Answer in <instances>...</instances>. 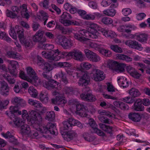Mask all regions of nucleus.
<instances>
[{
	"mask_svg": "<svg viewBox=\"0 0 150 150\" xmlns=\"http://www.w3.org/2000/svg\"><path fill=\"white\" fill-rule=\"evenodd\" d=\"M30 115L31 118L28 119V120L36 130L43 134H47L50 132L51 134L56 135L57 134V130L56 126L53 124L49 123L46 125H40L42 118L39 113L37 112L32 111L30 112Z\"/></svg>",
	"mask_w": 150,
	"mask_h": 150,
	"instance_id": "obj_1",
	"label": "nucleus"
},
{
	"mask_svg": "<svg viewBox=\"0 0 150 150\" xmlns=\"http://www.w3.org/2000/svg\"><path fill=\"white\" fill-rule=\"evenodd\" d=\"M2 78L5 79L9 83L11 84L14 83L15 80L12 76L7 73L0 75V93L3 96H6L9 94V88L7 83L3 81Z\"/></svg>",
	"mask_w": 150,
	"mask_h": 150,
	"instance_id": "obj_2",
	"label": "nucleus"
},
{
	"mask_svg": "<svg viewBox=\"0 0 150 150\" xmlns=\"http://www.w3.org/2000/svg\"><path fill=\"white\" fill-rule=\"evenodd\" d=\"M42 55L43 57L50 60L58 61L61 58L62 52L59 51L58 49L54 50L50 52H42Z\"/></svg>",
	"mask_w": 150,
	"mask_h": 150,
	"instance_id": "obj_3",
	"label": "nucleus"
},
{
	"mask_svg": "<svg viewBox=\"0 0 150 150\" xmlns=\"http://www.w3.org/2000/svg\"><path fill=\"white\" fill-rule=\"evenodd\" d=\"M26 70L28 75L32 81L30 83L35 86L41 84V80L38 79L35 71L32 67H27L26 68Z\"/></svg>",
	"mask_w": 150,
	"mask_h": 150,
	"instance_id": "obj_4",
	"label": "nucleus"
},
{
	"mask_svg": "<svg viewBox=\"0 0 150 150\" xmlns=\"http://www.w3.org/2000/svg\"><path fill=\"white\" fill-rule=\"evenodd\" d=\"M20 128L21 132L23 135H26L31 138H35L38 135L37 131L31 130L29 126L25 123Z\"/></svg>",
	"mask_w": 150,
	"mask_h": 150,
	"instance_id": "obj_5",
	"label": "nucleus"
},
{
	"mask_svg": "<svg viewBox=\"0 0 150 150\" xmlns=\"http://www.w3.org/2000/svg\"><path fill=\"white\" fill-rule=\"evenodd\" d=\"M91 78L95 81H100L105 79V75L103 71L100 70L94 69L90 74Z\"/></svg>",
	"mask_w": 150,
	"mask_h": 150,
	"instance_id": "obj_6",
	"label": "nucleus"
},
{
	"mask_svg": "<svg viewBox=\"0 0 150 150\" xmlns=\"http://www.w3.org/2000/svg\"><path fill=\"white\" fill-rule=\"evenodd\" d=\"M18 38L20 42L25 47H31L32 46V41L29 39H27L24 36V30L21 29L17 31Z\"/></svg>",
	"mask_w": 150,
	"mask_h": 150,
	"instance_id": "obj_7",
	"label": "nucleus"
},
{
	"mask_svg": "<svg viewBox=\"0 0 150 150\" xmlns=\"http://www.w3.org/2000/svg\"><path fill=\"white\" fill-rule=\"evenodd\" d=\"M62 55L64 56H72L77 61H81L83 60V58L82 52L80 50H74L72 52H62Z\"/></svg>",
	"mask_w": 150,
	"mask_h": 150,
	"instance_id": "obj_8",
	"label": "nucleus"
},
{
	"mask_svg": "<svg viewBox=\"0 0 150 150\" xmlns=\"http://www.w3.org/2000/svg\"><path fill=\"white\" fill-rule=\"evenodd\" d=\"M84 52L86 57L90 61L98 62L101 61V57L96 53L86 49L85 50Z\"/></svg>",
	"mask_w": 150,
	"mask_h": 150,
	"instance_id": "obj_9",
	"label": "nucleus"
},
{
	"mask_svg": "<svg viewBox=\"0 0 150 150\" xmlns=\"http://www.w3.org/2000/svg\"><path fill=\"white\" fill-rule=\"evenodd\" d=\"M43 86L48 89H57V90H60L61 89V84L54 80H50L48 82L45 81L43 83Z\"/></svg>",
	"mask_w": 150,
	"mask_h": 150,
	"instance_id": "obj_10",
	"label": "nucleus"
},
{
	"mask_svg": "<svg viewBox=\"0 0 150 150\" xmlns=\"http://www.w3.org/2000/svg\"><path fill=\"white\" fill-rule=\"evenodd\" d=\"M44 33V31L42 30H38L33 37V41L34 42H40L41 43L45 42L47 39L45 37H43Z\"/></svg>",
	"mask_w": 150,
	"mask_h": 150,
	"instance_id": "obj_11",
	"label": "nucleus"
},
{
	"mask_svg": "<svg viewBox=\"0 0 150 150\" xmlns=\"http://www.w3.org/2000/svg\"><path fill=\"white\" fill-rule=\"evenodd\" d=\"M77 103L76 105L77 114L82 117H86L88 112V110L83 105Z\"/></svg>",
	"mask_w": 150,
	"mask_h": 150,
	"instance_id": "obj_12",
	"label": "nucleus"
},
{
	"mask_svg": "<svg viewBox=\"0 0 150 150\" xmlns=\"http://www.w3.org/2000/svg\"><path fill=\"white\" fill-rule=\"evenodd\" d=\"M86 30L83 29L79 30L78 33H74V37L75 39L82 42L84 43L88 39L83 37H86Z\"/></svg>",
	"mask_w": 150,
	"mask_h": 150,
	"instance_id": "obj_13",
	"label": "nucleus"
},
{
	"mask_svg": "<svg viewBox=\"0 0 150 150\" xmlns=\"http://www.w3.org/2000/svg\"><path fill=\"white\" fill-rule=\"evenodd\" d=\"M8 69L10 73L13 76L16 77L17 74L16 68L18 65V62L14 60H8Z\"/></svg>",
	"mask_w": 150,
	"mask_h": 150,
	"instance_id": "obj_14",
	"label": "nucleus"
},
{
	"mask_svg": "<svg viewBox=\"0 0 150 150\" xmlns=\"http://www.w3.org/2000/svg\"><path fill=\"white\" fill-rule=\"evenodd\" d=\"M88 123L89 125L93 130L94 132L99 136H104L105 133L102 131L98 128V125L94 120L92 118L89 119Z\"/></svg>",
	"mask_w": 150,
	"mask_h": 150,
	"instance_id": "obj_15",
	"label": "nucleus"
},
{
	"mask_svg": "<svg viewBox=\"0 0 150 150\" xmlns=\"http://www.w3.org/2000/svg\"><path fill=\"white\" fill-rule=\"evenodd\" d=\"M125 44L130 47L137 49L139 51H141L143 49L141 45L135 40H128L125 42Z\"/></svg>",
	"mask_w": 150,
	"mask_h": 150,
	"instance_id": "obj_16",
	"label": "nucleus"
},
{
	"mask_svg": "<svg viewBox=\"0 0 150 150\" xmlns=\"http://www.w3.org/2000/svg\"><path fill=\"white\" fill-rule=\"evenodd\" d=\"M62 136L65 140L69 142L76 138L78 136V134L75 131L72 130L64 132Z\"/></svg>",
	"mask_w": 150,
	"mask_h": 150,
	"instance_id": "obj_17",
	"label": "nucleus"
},
{
	"mask_svg": "<svg viewBox=\"0 0 150 150\" xmlns=\"http://www.w3.org/2000/svg\"><path fill=\"white\" fill-rule=\"evenodd\" d=\"M148 35L147 34L139 32L132 35L131 38H134L141 42H144L147 40Z\"/></svg>",
	"mask_w": 150,
	"mask_h": 150,
	"instance_id": "obj_18",
	"label": "nucleus"
},
{
	"mask_svg": "<svg viewBox=\"0 0 150 150\" xmlns=\"http://www.w3.org/2000/svg\"><path fill=\"white\" fill-rule=\"evenodd\" d=\"M89 76L88 74L86 73L80 78L78 83L80 86L86 87L89 83Z\"/></svg>",
	"mask_w": 150,
	"mask_h": 150,
	"instance_id": "obj_19",
	"label": "nucleus"
},
{
	"mask_svg": "<svg viewBox=\"0 0 150 150\" xmlns=\"http://www.w3.org/2000/svg\"><path fill=\"white\" fill-rule=\"evenodd\" d=\"M9 111H6L5 113L12 119V117L15 116L14 113H17L18 115H21L22 114L21 111L19 110L18 107L16 106H11L9 108Z\"/></svg>",
	"mask_w": 150,
	"mask_h": 150,
	"instance_id": "obj_20",
	"label": "nucleus"
},
{
	"mask_svg": "<svg viewBox=\"0 0 150 150\" xmlns=\"http://www.w3.org/2000/svg\"><path fill=\"white\" fill-rule=\"evenodd\" d=\"M132 109L136 111H142L144 109V107L142 105V100L138 99L134 102L132 107Z\"/></svg>",
	"mask_w": 150,
	"mask_h": 150,
	"instance_id": "obj_21",
	"label": "nucleus"
},
{
	"mask_svg": "<svg viewBox=\"0 0 150 150\" xmlns=\"http://www.w3.org/2000/svg\"><path fill=\"white\" fill-rule=\"evenodd\" d=\"M52 103L55 105L64 104L67 103V100L63 96H56L55 98H53L51 100Z\"/></svg>",
	"mask_w": 150,
	"mask_h": 150,
	"instance_id": "obj_22",
	"label": "nucleus"
},
{
	"mask_svg": "<svg viewBox=\"0 0 150 150\" xmlns=\"http://www.w3.org/2000/svg\"><path fill=\"white\" fill-rule=\"evenodd\" d=\"M100 31L105 37L110 38L115 37L117 36L116 33L111 30H108L104 28L101 29Z\"/></svg>",
	"mask_w": 150,
	"mask_h": 150,
	"instance_id": "obj_23",
	"label": "nucleus"
},
{
	"mask_svg": "<svg viewBox=\"0 0 150 150\" xmlns=\"http://www.w3.org/2000/svg\"><path fill=\"white\" fill-rule=\"evenodd\" d=\"M86 37L92 39H97L100 36V34L98 30L87 31L86 30Z\"/></svg>",
	"mask_w": 150,
	"mask_h": 150,
	"instance_id": "obj_24",
	"label": "nucleus"
},
{
	"mask_svg": "<svg viewBox=\"0 0 150 150\" xmlns=\"http://www.w3.org/2000/svg\"><path fill=\"white\" fill-rule=\"evenodd\" d=\"M80 96L82 99L85 100L93 101L96 100L95 96L91 93H83L81 94Z\"/></svg>",
	"mask_w": 150,
	"mask_h": 150,
	"instance_id": "obj_25",
	"label": "nucleus"
},
{
	"mask_svg": "<svg viewBox=\"0 0 150 150\" xmlns=\"http://www.w3.org/2000/svg\"><path fill=\"white\" fill-rule=\"evenodd\" d=\"M11 102L13 103L16 105L18 106L23 107L26 105L25 101L20 97H14L12 99Z\"/></svg>",
	"mask_w": 150,
	"mask_h": 150,
	"instance_id": "obj_26",
	"label": "nucleus"
},
{
	"mask_svg": "<svg viewBox=\"0 0 150 150\" xmlns=\"http://www.w3.org/2000/svg\"><path fill=\"white\" fill-rule=\"evenodd\" d=\"M73 41L70 39H68L65 37L62 47L64 49H67L71 48L73 45Z\"/></svg>",
	"mask_w": 150,
	"mask_h": 150,
	"instance_id": "obj_27",
	"label": "nucleus"
},
{
	"mask_svg": "<svg viewBox=\"0 0 150 150\" xmlns=\"http://www.w3.org/2000/svg\"><path fill=\"white\" fill-rule=\"evenodd\" d=\"M13 119V122L17 127L21 128L25 123L24 120L17 117L14 116Z\"/></svg>",
	"mask_w": 150,
	"mask_h": 150,
	"instance_id": "obj_28",
	"label": "nucleus"
},
{
	"mask_svg": "<svg viewBox=\"0 0 150 150\" xmlns=\"http://www.w3.org/2000/svg\"><path fill=\"white\" fill-rule=\"evenodd\" d=\"M22 16L26 18H29V15L28 13L27 6L25 4H23L22 6H20V12Z\"/></svg>",
	"mask_w": 150,
	"mask_h": 150,
	"instance_id": "obj_29",
	"label": "nucleus"
},
{
	"mask_svg": "<svg viewBox=\"0 0 150 150\" xmlns=\"http://www.w3.org/2000/svg\"><path fill=\"white\" fill-rule=\"evenodd\" d=\"M113 63L116 64L115 69L117 72H122L124 71L126 67V64L125 63H118L116 61H114Z\"/></svg>",
	"mask_w": 150,
	"mask_h": 150,
	"instance_id": "obj_30",
	"label": "nucleus"
},
{
	"mask_svg": "<svg viewBox=\"0 0 150 150\" xmlns=\"http://www.w3.org/2000/svg\"><path fill=\"white\" fill-rule=\"evenodd\" d=\"M128 117L129 119L135 122H139L141 119L140 115L138 113H130Z\"/></svg>",
	"mask_w": 150,
	"mask_h": 150,
	"instance_id": "obj_31",
	"label": "nucleus"
},
{
	"mask_svg": "<svg viewBox=\"0 0 150 150\" xmlns=\"http://www.w3.org/2000/svg\"><path fill=\"white\" fill-rule=\"evenodd\" d=\"M39 99L43 103H47L49 99L47 92L45 91H42L39 95Z\"/></svg>",
	"mask_w": 150,
	"mask_h": 150,
	"instance_id": "obj_32",
	"label": "nucleus"
},
{
	"mask_svg": "<svg viewBox=\"0 0 150 150\" xmlns=\"http://www.w3.org/2000/svg\"><path fill=\"white\" fill-rule=\"evenodd\" d=\"M39 12L40 15H38L37 16V18L41 21L45 20L44 24L45 25L48 19L47 14L45 12L42 10L40 11Z\"/></svg>",
	"mask_w": 150,
	"mask_h": 150,
	"instance_id": "obj_33",
	"label": "nucleus"
},
{
	"mask_svg": "<svg viewBox=\"0 0 150 150\" xmlns=\"http://www.w3.org/2000/svg\"><path fill=\"white\" fill-rule=\"evenodd\" d=\"M28 92L33 98H36L38 95L37 90L33 86H30L28 88Z\"/></svg>",
	"mask_w": 150,
	"mask_h": 150,
	"instance_id": "obj_34",
	"label": "nucleus"
},
{
	"mask_svg": "<svg viewBox=\"0 0 150 150\" xmlns=\"http://www.w3.org/2000/svg\"><path fill=\"white\" fill-rule=\"evenodd\" d=\"M118 82L119 85L123 88H126L129 86V83L127 81V79L125 77H120L118 79Z\"/></svg>",
	"mask_w": 150,
	"mask_h": 150,
	"instance_id": "obj_35",
	"label": "nucleus"
},
{
	"mask_svg": "<svg viewBox=\"0 0 150 150\" xmlns=\"http://www.w3.org/2000/svg\"><path fill=\"white\" fill-rule=\"evenodd\" d=\"M88 31H94L100 30V27L97 24L92 22L89 23L88 25Z\"/></svg>",
	"mask_w": 150,
	"mask_h": 150,
	"instance_id": "obj_36",
	"label": "nucleus"
},
{
	"mask_svg": "<svg viewBox=\"0 0 150 150\" xmlns=\"http://www.w3.org/2000/svg\"><path fill=\"white\" fill-rule=\"evenodd\" d=\"M28 103L30 105L36 108H39L42 107V104L40 102L32 99H29L28 100Z\"/></svg>",
	"mask_w": 150,
	"mask_h": 150,
	"instance_id": "obj_37",
	"label": "nucleus"
},
{
	"mask_svg": "<svg viewBox=\"0 0 150 150\" xmlns=\"http://www.w3.org/2000/svg\"><path fill=\"white\" fill-rule=\"evenodd\" d=\"M100 15L99 13L95 12L92 13H89L86 15L84 18V19L88 20H94L96 17H100Z\"/></svg>",
	"mask_w": 150,
	"mask_h": 150,
	"instance_id": "obj_38",
	"label": "nucleus"
},
{
	"mask_svg": "<svg viewBox=\"0 0 150 150\" xmlns=\"http://www.w3.org/2000/svg\"><path fill=\"white\" fill-rule=\"evenodd\" d=\"M98 125L100 128L103 130L109 133L112 132V127L111 126H107L102 123H99Z\"/></svg>",
	"mask_w": 150,
	"mask_h": 150,
	"instance_id": "obj_39",
	"label": "nucleus"
},
{
	"mask_svg": "<svg viewBox=\"0 0 150 150\" xmlns=\"http://www.w3.org/2000/svg\"><path fill=\"white\" fill-rule=\"evenodd\" d=\"M46 72H49L52 70L53 68L52 66L47 62H45L39 67Z\"/></svg>",
	"mask_w": 150,
	"mask_h": 150,
	"instance_id": "obj_40",
	"label": "nucleus"
},
{
	"mask_svg": "<svg viewBox=\"0 0 150 150\" xmlns=\"http://www.w3.org/2000/svg\"><path fill=\"white\" fill-rule=\"evenodd\" d=\"M103 13L106 16L113 17L115 14L116 11L114 9L111 8L105 10L103 11Z\"/></svg>",
	"mask_w": 150,
	"mask_h": 150,
	"instance_id": "obj_41",
	"label": "nucleus"
},
{
	"mask_svg": "<svg viewBox=\"0 0 150 150\" xmlns=\"http://www.w3.org/2000/svg\"><path fill=\"white\" fill-rule=\"evenodd\" d=\"M129 95L135 98L139 96L140 95V92L137 89L134 88H132L129 91Z\"/></svg>",
	"mask_w": 150,
	"mask_h": 150,
	"instance_id": "obj_42",
	"label": "nucleus"
},
{
	"mask_svg": "<svg viewBox=\"0 0 150 150\" xmlns=\"http://www.w3.org/2000/svg\"><path fill=\"white\" fill-rule=\"evenodd\" d=\"M98 112L100 115H105L112 118H115V115L108 111L105 110H100L98 111Z\"/></svg>",
	"mask_w": 150,
	"mask_h": 150,
	"instance_id": "obj_43",
	"label": "nucleus"
},
{
	"mask_svg": "<svg viewBox=\"0 0 150 150\" xmlns=\"http://www.w3.org/2000/svg\"><path fill=\"white\" fill-rule=\"evenodd\" d=\"M8 57L14 59L18 58L20 57V55L18 53L12 51H8L7 52Z\"/></svg>",
	"mask_w": 150,
	"mask_h": 150,
	"instance_id": "obj_44",
	"label": "nucleus"
},
{
	"mask_svg": "<svg viewBox=\"0 0 150 150\" xmlns=\"http://www.w3.org/2000/svg\"><path fill=\"white\" fill-rule=\"evenodd\" d=\"M99 52L103 56L110 57L112 55V52L110 50L105 49H102L99 50Z\"/></svg>",
	"mask_w": 150,
	"mask_h": 150,
	"instance_id": "obj_45",
	"label": "nucleus"
},
{
	"mask_svg": "<svg viewBox=\"0 0 150 150\" xmlns=\"http://www.w3.org/2000/svg\"><path fill=\"white\" fill-rule=\"evenodd\" d=\"M19 77L22 79L26 80L29 82H32L31 79L26 75L24 71H20L19 72Z\"/></svg>",
	"mask_w": 150,
	"mask_h": 150,
	"instance_id": "obj_46",
	"label": "nucleus"
},
{
	"mask_svg": "<svg viewBox=\"0 0 150 150\" xmlns=\"http://www.w3.org/2000/svg\"><path fill=\"white\" fill-rule=\"evenodd\" d=\"M18 28V27L17 26H16L15 28L14 27H12L11 26H10L9 33L10 36L14 39H16L17 38L15 28Z\"/></svg>",
	"mask_w": 150,
	"mask_h": 150,
	"instance_id": "obj_47",
	"label": "nucleus"
},
{
	"mask_svg": "<svg viewBox=\"0 0 150 150\" xmlns=\"http://www.w3.org/2000/svg\"><path fill=\"white\" fill-rule=\"evenodd\" d=\"M32 111H34L35 112H36V111L34 110H31L29 112V114L28 115V113L27 111L25 110H23L22 111V116L23 119H27L28 121L29 122L28 123L30 125H32V123H31L28 120V119L31 118L30 117V112Z\"/></svg>",
	"mask_w": 150,
	"mask_h": 150,
	"instance_id": "obj_48",
	"label": "nucleus"
},
{
	"mask_svg": "<svg viewBox=\"0 0 150 150\" xmlns=\"http://www.w3.org/2000/svg\"><path fill=\"white\" fill-rule=\"evenodd\" d=\"M80 67L81 69L88 70L92 67V65L88 62H83L81 64Z\"/></svg>",
	"mask_w": 150,
	"mask_h": 150,
	"instance_id": "obj_49",
	"label": "nucleus"
},
{
	"mask_svg": "<svg viewBox=\"0 0 150 150\" xmlns=\"http://www.w3.org/2000/svg\"><path fill=\"white\" fill-rule=\"evenodd\" d=\"M6 14L7 17L11 18H15L17 17V14L13 11H12L8 9L6 11Z\"/></svg>",
	"mask_w": 150,
	"mask_h": 150,
	"instance_id": "obj_50",
	"label": "nucleus"
},
{
	"mask_svg": "<svg viewBox=\"0 0 150 150\" xmlns=\"http://www.w3.org/2000/svg\"><path fill=\"white\" fill-rule=\"evenodd\" d=\"M55 117V114L53 111L48 112L46 113V119L49 121H51Z\"/></svg>",
	"mask_w": 150,
	"mask_h": 150,
	"instance_id": "obj_51",
	"label": "nucleus"
},
{
	"mask_svg": "<svg viewBox=\"0 0 150 150\" xmlns=\"http://www.w3.org/2000/svg\"><path fill=\"white\" fill-rule=\"evenodd\" d=\"M102 23L105 24L109 25L112 24L113 22V20L111 18L107 17L103 18L101 20Z\"/></svg>",
	"mask_w": 150,
	"mask_h": 150,
	"instance_id": "obj_52",
	"label": "nucleus"
},
{
	"mask_svg": "<svg viewBox=\"0 0 150 150\" xmlns=\"http://www.w3.org/2000/svg\"><path fill=\"white\" fill-rule=\"evenodd\" d=\"M65 37L60 35H57L55 39V42L62 46Z\"/></svg>",
	"mask_w": 150,
	"mask_h": 150,
	"instance_id": "obj_53",
	"label": "nucleus"
},
{
	"mask_svg": "<svg viewBox=\"0 0 150 150\" xmlns=\"http://www.w3.org/2000/svg\"><path fill=\"white\" fill-rule=\"evenodd\" d=\"M110 48L115 52L119 53L122 52V48L118 47L117 45H112L110 46Z\"/></svg>",
	"mask_w": 150,
	"mask_h": 150,
	"instance_id": "obj_54",
	"label": "nucleus"
},
{
	"mask_svg": "<svg viewBox=\"0 0 150 150\" xmlns=\"http://www.w3.org/2000/svg\"><path fill=\"white\" fill-rule=\"evenodd\" d=\"M83 137L85 140L89 142H92L95 140L96 137L93 135H90L88 134H85V135H83Z\"/></svg>",
	"mask_w": 150,
	"mask_h": 150,
	"instance_id": "obj_55",
	"label": "nucleus"
},
{
	"mask_svg": "<svg viewBox=\"0 0 150 150\" xmlns=\"http://www.w3.org/2000/svg\"><path fill=\"white\" fill-rule=\"evenodd\" d=\"M0 39H3L8 42L11 41V39L8 36L7 34L5 32L0 31Z\"/></svg>",
	"mask_w": 150,
	"mask_h": 150,
	"instance_id": "obj_56",
	"label": "nucleus"
},
{
	"mask_svg": "<svg viewBox=\"0 0 150 150\" xmlns=\"http://www.w3.org/2000/svg\"><path fill=\"white\" fill-rule=\"evenodd\" d=\"M88 44L90 47L96 50H98L100 47V45L95 42H90Z\"/></svg>",
	"mask_w": 150,
	"mask_h": 150,
	"instance_id": "obj_57",
	"label": "nucleus"
},
{
	"mask_svg": "<svg viewBox=\"0 0 150 150\" xmlns=\"http://www.w3.org/2000/svg\"><path fill=\"white\" fill-rule=\"evenodd\" d=\"M64 91L65 94L68 95H72L74 93V90L72 87H65L64 89Z\"/></svg>",
	"mask_w": 150,
	"mask_h": 150,
	"instance_id": "obj_58",
	"label": "nucleus"
},
{
	"mask_svg": "<svg viewBox=\"0 0 150 150\" xmlns=\"http://www.w3.org/2000/svg\"><path fill=\"white\" fill-rule=\"evenodd\" d=\"M131 10L128 8H125L122 9V14L125 16H127L131 13Z\"/></svg>",
	"mask_w": 150,
	"mask_h": 150,
	"instance_id": "obj_59",
	"label": "nucleus"
},
{
	"mask_svg": "<svg viewBox=\"0 0 150 150\" xmlns=\"http://www.w3.org/2000/svg\"><path fill=\"white\" fill-rule=\"evenodd\" d=\"M99 120L102 122L107 124H110L111 122L108 119L101 115L98 117Z\"/></svg>",
	"mask_w": 150,
	"mask_h": 150,
	"instance_id": "obj_60",
	"label": "nucleus"
},
{
	"mask_svg": "<svg viewBox=\"0 0 150 150\" xmlns=\"http://www.w3.org/2000/svg\"><path fill=\"white\" fill-rule=\"evenodd\" d=\"M61 20H66L71 19L72 18L71 16L67 12H64L63 13L61 16Z\"/></svg>",
	"mask_w": 150,
	"mask_h": 150,
	"instance_id": "obj_61",
	"label": "nucleus"
},
{
	"mask_svg": "<svg viewBox=\"0 0 150 150\" xmlns=\"http://www.w3.org/2000/svg\"><path fill=\"white\" fill-rule=\"evenodd\" d=\"M123 100L128 104H132L134 102V100L129 96H127L122 98Z\"/></svg>",
	"mask_w": 150,
	"mask_h": 150,
	"instance_id": "obj_62",
	"label": "nucleus"
},
{
	"mask_svg": "<svg viewBox=\"0 0 150 150\" xmlns=\"http://www.w3.org/2000/svg\"><path fill=\"white\" fill-rule=\"evenodd\" d=\"M64 125L63 128L64 130H68L69 129H71V125L67 121H64L63 122Z\"/></svg>",
	"mask_w": 150,
	"mask_h": 150,
	"instance_id": "obj_63",
	"label": "nucleus"
},
{
	"mask_svg": "<svg viewBox=\"0 0 150 150\" xmlns=\"http://www.w3.org/2000/svg\"><path fill=\"white\" fill-rule=\"evenodd\" d=\"M42 48L45 50H50L54 48V46L52 44H44L43 45Z\"/></svg>",
	"mask_w": 150,
	"mask_h": 150,
	"instance_id": "obj_64",
	"label": "nucleus"
}]
</instances>
